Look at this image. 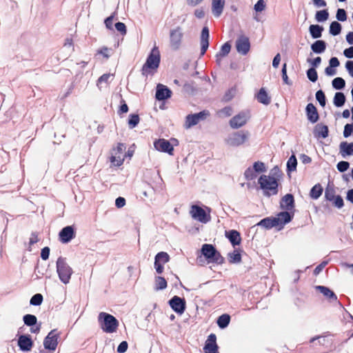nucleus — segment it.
Listing matches in <instances>:
<instances>
[{"label": "nucleus", "mask_w": 353, "mask_h": 353, "mask_svg": "<svg viewBox=\"0 0 353 353\" xmlns=\"http://www.w3.org/2000/svg\"><path fill=\"white\" fill-rule=\"evenodd\" d=\"M98 322L101 330L106 333L115 332L119 324L114 316L104 312L99 314Z\"/></svg>", "instance_id": "obj_1"}, {"label": "nucleus", "mask_w": 353, "mask_h": 353, "mask_svg": "<svg viewBox=\"0 0 353 353\" xmlns=\"http://www.w3.org/2000/svg\"><path fill=\"white\" fill-rule=\"evenodd\" d=\"M160 61V52L158 47L154 46L142 67V74L147 76L150 73V70H157L159 66Z\"/></svg>", "instance_id": "obj_2"}, {"label": "nucleus", "mask_w": 353, "mask_h": 353, "mask_svg": "<svg viewBox=\"0 0 353 353\" xmlns=\"http://www.w3.org/2000/svg\"><path fill=\"white\" fill-rule=\"evenodd\" d=\"M258 183L265 196H270L278 193V182L275 179L263 174L259 177Z\"/></svg>", "instance_id": "obj_3"}, {"label": "nucleus", "mask_w": 353, "mask_h": 353, "mask_svg": "<svg viewBox=\"0 0 353 353\" xmlns=\"http://www.w3.org/2000/svg\"><path fill=\"white\" fill-rule=\"evenodd\" d=\"M57 272L61 282L67 284L70 282L73 273L72 269L66 262V259L61 256L57 261Z\"/></svg>", "instance_id": "obj_4"}, {"label": "nucleus", "mask_w": 353, "mask_h": 353, "mask_svg": "<svg viewBox=\"0 0 353 353\" xmlns=\"http://www.w3.org/2000/svg\"><path fill=\"white\" fill-rule=\"evenodd\" d=\"M201 253L209 261L218 264L223 262V257L212 244H203L201 248Z\"/></svg>", "instance_id": "obj_5"}, {"label": "nucleus", "mask_w": 353, "mask_h": 353, "mask_svg": "<svg viewBox=\"0 0 353 353\" xmlns=\"http://www.w3.org/2000/svg\"><path fill=\"white\" fill-rule=\"evenodd\" d=\"M249 137L250 132L248 131L240 130L230 134L225 141L230 146L237 147L243 145L248 139Z\"/></svg>", "instance_id": "obj_6"}, {"label": "nucleus", "mask_w": 353, "mask_h": 353, "mask_svg": "<svg viewBox=\"0 0 353 353\" xmlns=\"http://www.w3.org/2000/svg\"><path fill=\"white\" fill-rule=\"evenodd\" d=\"M183 34L180 27H176L170 32V47L172 50H177L180 48Z\"/></svg>", "instance_id": "obj_7"}, {"label": "nucleus", "mask_w": 353, "mask_h": 353, "mask_svg": "<svg viewBox=\"0 0 353 353\" xmlns=\"http://www.w3.org/2000/svg\"><path fill=\"white\" fill-rule=\"evenodd\" d=\"M59 333H57L56 329L51 330L47 336L44 339L43 346L48 350H55L58 345V338Z\"/></svg>", "instance_id": "obj_8"}, {"label": "nucleus", "mask_w": 353, "mask_h": 353, "mask_svg": "<svg viewBox=\"0 0 353 353\" xmlns=\"http://www.w3.org/2000/svg\"><path fill=\"white\" fill-rule=\"evenodd\" d=\"M208 115L209 112L207 110H203L196 114H188L185 118V127L190 128L196 125L200 121L205 119Z\"/></svg>", "instance_id": "obj_9"}, {"label": "nucleus", "mask_w": 353, "mask_h": 353, "mask_svg": "<svg viewBox=\"0 0 353 353\" xmlns=\"http://www.w3.org/2000/svg\"><path fill=\"white\" fill-rule=\"evenodd\" d=\"M236 48L239 53L247 54L250 48L249 38L245 35L239 36L236 41Z\"/></svg>", "instance_id": "obj_10"}, {"label": "nucleus", "mask_w": 353, "mask_h": 353, "mask_svg": "<svg viewBox=\"0 0 353 353\" xmlns=\"http://www.w3.org/2000/svg\"><path fill=\"white\" fill-rule=\"evenodd\" d=\"M170 307L177 314H182L185 310V301L183 298L174 296L170 301Z\"/></svg>", "instance_id": "obj_11"}, {"label": "nucleus", "mask_w": 353, "mask_h": 353, "mask_svg": "<svg viewBox=\"0 0 353 353\" xmlns=\"http://www.w3.org/2000/svg\"><path fill=\"white\" fill-rule=\"evenodd\" d=\"M190 214L192 217L199 221L206 223L210 221V216L208 217L205 211L201 207L194 205L191 208Z\"/></svg>", "instance_id": "obj_12"}, {"label": "nucleus", "mask_w": 353, "mask_h": 353, "mask_svg": "<svg viewBox=\"0 0 353 353\" xmlns=\"http://www.w3.org/2000/svg\"><path fill=\"white\" fill-rule=\"evenodd\" d=\"M154 148L162 152L173 154L174 148L169 141L164 139H159L154 142Z\"/></svg>", "instance_id": "obj_13"}, {"label": "nucleus", "mask_w": 353, "mask_h": 353, "mask_svg": "<svg viewBox=\"0 0 353 353\" xmlns=\"http://www.w3.org/2000/svg\"><path fill=\"white\" fill-rule=\"evenodd\" d=\"M125 150V145L123 143H119L116 148L113 150L114 154L110 158V161L116 166H120L124 159L121 156L123 152Z\"/></svg>", "instance_id": "obj_14"}, {"label": "nucleus", "mask_w": 353, "mask_h": 353, "mask_svg": "<svg viewBox=\"0 0 353 353\" xmlns=\"http://www.w3.org/2000/svg\"><path fill=\"white\" fill-rule=\"evenodd\" d=\"M59 239L63 243H68L75 237V230L72 225H68L61 229L59 234Z\"/></svg>", "instance_id": "obj_15"}, {"label": "nucleus", "mask_w": 353, "mask_h": 353, "mask_svg": "<svg viewBox=\"0 0 353 353\" xmlns=\"http://www.w3.org/2000/svg\"><path fill=\"white\" fill-rule=\"evenodd\" d=\"M248 119L249 117L247 114L240 112L230 119V125L233 129H238L243 126L247 123Z\"/></svg>", "instance_id": "obj_16"}, {"label": "nucleus", "mask_w": 353, "mask_h": 353, "mask_svg": "<svg viewBox=\"0 0 353 353\" xmlns=\"http://www.w3.org/2000/svg\"><path fill=\"white\" fill-rule=\"evenodd\" d=\"M219 347L216 344V336L210 334L205 341L203 350L205 353H219Z\"/></svg>", "instance_id": "obj_17"}, {"label": "nucleus", "mask_w": 353, "mask_h": 353, "mask_svg": "<svg viewBox=\"0 0 353 353\" xmlns=\"http://www.w3.org/2000/svg\"><path fill=\"white\" fill-rule=\"evenodd\" d=\"M172 91L166 85L159 83L157 85L155 97L158 101H164L171 97Z\"/></svg>", "instance_id": "obj_18"}, {"label": "nucleus", "mask_w": 353, "mask_h": 353, "mask_svg": "<svg viewBox=\"0 0 353 353\" xmlns=\"http://www.w3.org/2000/svg\"><path fill=\"white\" fill-rule=\"evenodd\" d=\"M209 37L210 32L208 27L205 26L203 28L201 37H200V44H201V56L205 54L209 47Z\"/></svg>", "instance_id": "obj_19"}, {"label": "nucleus", "mask_w": 353, "mask_h": 353, "mask_svg": "<svg viewBox=\"0 0 353 353\" xmlns=\"http://www.w3.org/2000/svg\"><path fill=\"white\" fill-rule=\"evenodd\" d=\"M18 345L19 349L22 351H30L33 345L30 336L25 334L20 335L18 339Z\"/></svg>", "instance_id": "obj_20"}, {"label": "nucleus", "mask_w": 353, "mask_h": 353, "mask_svg": "<svg viewBox=\"0 0 353 353\" xmlns=\"http://www.w3.org/2000/svg\"><path fill=\"white\" fill-rule=\"evenodd\" d=\"M280 208L285 210H292L294 208V199L292 194H287L280 201Z\"/></svg>", "instance_id": "obj_21"}, {"label": "nucleus", "mask_w": 353, "mask_h": 353, "mask_svg": "<svg viewBox=\"0 0 353 353\" xmlns=\"http://www.w3.org/2000/svg\"><path fill=\"white\" fill-rule=\"evenodd\" d=\"M294 216L293 213H290L288 211H283L279 212L275 219H278V227L279 229L282 228L286 223H290Z\"/></svg>", "instance_id": "obj_22"}, {"label": "nucleus", "mask_w": 353, "mask_h": 353, "mask_svg": "<svg viewBox=\"0 0 353 353\" xmlns=\"http://www.w3.org/2000/svg\"><path fill=\"white\" fill-rule=\"evenodd\" d=\"M306 115L308 121L312 123L318 121L319 115L316 108L312 103H308L305 108Z\"/></svg>", "instance_id": "obj_23"}, {"label": "nucleus", "mask_w": 353, "mask_h": 353, "mask_svg": "<svg viewBox=\"0 0 353 353\" xmlns=\"http://www.w3.org/2000/svg\"><path fill=\"white\" fill-rule=\"evenodd\" d=\"M225 6V0H212V12L215 17L221 16Z\"/></svg>", "instance_id": "obj_24"}, {"label": "nucleus", "mask_w": 353, "mask_h": 353, "mask_svg": "<svg viewBox=\"0 0 353 353\" xmlns=\"http://www.w3.org/2000/svg\"><path fill=\"white\" fill-rule=\"evenodd\" d=\"M329 130L326 125L318 123L314 129V135L316 138L325 139L328 137Z\"/></svg>", "instance_id": "obj_25"}, {"label": "nucleus", "mask_w": 353, "mask_h": 353, "mask_svg": "<svg viewBox=\"0 0 353 353\" xmlns=\"http://www.w3.org/2000/svg\"><path fill=\"white\" fill-rule=\"evenodd\" d=\"M316 289L323 294L330 302L336 301L337 296L330 288L323 285H316Z\"/></svg>", "instance_id": "obj_26"}, {"label": "nucleus", "mask_w": 353, "mask_h": 353, "mask_svg": "<svg viewBox=\"0 0 353 353\" xmlns=\"http://www.w3.org/2000/svg\"><path fill=\"white\" fill-rule=\"evenodd\" d=\"M225 236L229 239L231 244L234 247L240 244L241 238L240 233L234 230L225 232Z\"/></svg>", "instance_id": "obj_27"}, {"label": "nucleus", "mask_w": 353, "mask_h": 353, "mask_svg": "<svg viewBox=\"0 0 353 353\" xmlns=\"http://www.w3.org/2000/svg\"><path fill=\"white\" fill-rule=\"evenodd\" d=\"M340 154L343 157L353 155V143L343 141L339 145Z\"/></svg>", "instance_id": "obj_28"}, {"label": "nucleus", "mask_w": 353, "mask_h": 353, "mask_svg": "<svg viewBox=\"0 0 353 353\" xmlns=\"http://www.w3.org/2000/svg\"><path fill=\"white\" fill-rule=\"evenodd\" d=\"M278 219L275 217H267L262 219L257 225L266 229H271L274 227H278Z\"/></svg>", "instance_id": "obj_29"}, {"label": "nucleus", "mask_w": 353, "mask_h": 353, "mask_svg": "<svg viewBox=\"0 0 353 353\" xmlns=\"http://www.w3.org/2000/svg\"><path fill=\"white\" fill-rule=\"evenodd\" d=\"M257 101L263 103L264 105H269L271 102V98L265 91V90L262 88L259 90L258 94H256Z\"/></svg>", "instance_id": "obj_30"}, {"label": "nucleus", "mask_w": 353, "mask_h": 353, "mask_svg": "<svg viewBox=\"0 0 353 353\" xmlns=\"http://www.w3.org/2000/svg\"><path fill=\"white\" fill-rule=\"evenodd\" d=\"M311 49L314 53L321 54L326 49V43L323 40H317L311 45Z\"/></svg>", "instance_id": "obj_31"}, {"label": "nucleus", "mask_w": 353, "mask_h": 353, "mask_svg": "<svg viewBox=\"0 0 353 353\" xmlns=\"http://www.w3.org/2000/svg\"><path fill=\"white\" fill-rule=\"evenodd\" d=\"M309 31L313 39H319L322 36L323 27L319 25H310L309 27Z\"/></svg>", "instance_id": "obj_32"}, {"label": "nucleus", "mask_w": 353, "mask_h": 353, "mask_svg": "<svg viewBox=\"0 0 353 353\" xmlns=\"http://www.w3.org/2000/svg\"><path fill=\"white\" fill-rule=\"evenodd\" d=\"M345 96L341 92H336L334 97L333 103L336 107H342L345 103Z\"/></svg>", "instance_id": "obj_33"}, {"label": "nucleus", "mask_w": 353, "mask_h": 353, "mask_svg": "<svg viewBox=\"0 0 353 353\" xmlns=\"http://www.w3.org/2000/svg\"><path fill=\"white\" fill-rule=\"evenodd\" d=\"M230 321V316L229 314H224L221 315L218 319H217V325L218 326L221 328L224 329L229 325Z\"/></svg>", "instance_id": "obj_34"}, {"label": "nucleus", "mask_w": 353, "mask_h": 353, "mask_svg": "<svg viewBox=\"0 0 353 353\" xmlns=\"http://www.w3.org/2000/svg\"><path fill=\"white\" fill-rule=\"evenodd\" d=\"M322 186L318 183L314 185L310 192V196L313 199H319L323 193Z\"/></svg>", "instance_id": "obj_35"}, {"label": "nucleus", "mask_w": 353, "mask_h": 353, "mask_svg": "<svg viewBox=\"0 0 353 353\" xmlns=\"http://www.w3.org/2000/svg\"><path fill=\"white\" fill-rule=\"evenodd\" d=\"M170 260V256L167 252H160L157 253L154 258V263H161L164 265Z\"/></svg>", "instance_id": "obj_36"}, {"label": "nucleus", "mask_w": 353, "mask_h": 353, "mask_svg": "<svg viewBox=\"0 0 353 353\" xmlns=\"http://www.w3.org/2000/svg\"><path fill=\"white\" fill-rule=\"evenodd\" d=\"M167 287V281L162 276H156L155 277V290H162L165 289Z\"/></svg>", "instance_id": "obj_37"}, {"label": "nucleus", "mask_w": 353, "mask_h": 353, "mask_svg": "<svg viewBox=\"0 0 353 353\" xmlns=\"http://www.w3.org/2000/svg\"><path fill=\"white\" fill-rule=\"evenodd\" d=\"M341 25L337 21H332L330 26V33L333 36L339 34L341 32Z\"/></svg>", "instance_id": "obj_38"}, {"label": "nucleus", "mask_w": 353, "mask_h": 353, "mask_svg": "<svg viewBox=\"0 0 353 353\" xmlns=\"http://www.w3.org/2000/svg\"><path fill=\"white\" fill-rule=\"evenodd\" d=\"M297 165V160L294 154H292L287 162V171L293 172L296 170Z\"/></svg>", "instance_id": "obj_39"}, {"label": "nucleus", "mask_w": 353, "mask_h": 353, "mask_svg": "<svg viewBox=\"0 0 353 353\" xmlns=\"http://www.w3.org/2000/svg\"><path fill=\"white\" fill-rule=\"evenodd\" d=\"M329 17V12L327 10H322L317 11L315 14V19L318 22H323L327 20Z\"/></svg>", "instance_id": "obj_40"}, {"label": "nucleus", "mask_w": 353, "mask_h": 353, "mask_svg": "<svg viewBox=\"0 0 353 353\" xmlns=\"http://www.w3.org/2000/svg\"><path fill=\"white\" fill-rule=\"evenodd\" d=\"M332 87L336 90H342L345 86V81L341 77H336L332 81Z\"/></svg>", "instance_id": "obj_41"}, {"label": "nucleus", "mask_w": 353, "mask_h": 353, "mask_svg": "<svg viewBox=\"0 0 353 353\" xmlns=\"http://www.w3.org/2000/svg\"><path fill=\"white\" fill-rule=\"evenodd\" d=\"M23 322L27 326H34L37 324V319L33 314H26L23 317Z\"/></svg>", "instance_id": "obj_42"}, {"label": "nucleus", "mask_w": 353, "mask_h": 353, "mask_svg": "<svg viewBox=\"0 0 353 353\" xmlns=\"http://www.w3.org/2000/svg\"><path fill=\"white\" fill-rule=\"evenodd\" d=\"M228 260L230 263H239L241 261V254L237 250H234L228 254Z\"/></svg>", "instance_id": "obj_43"}, {"label": "nucleus", "mask_w": 353, "mask_h": 353, "mask_svg": "<svg viewBox=\"0 0 353 353\" xmlns=\"http://www.w3.org/2000/svg\"><path fill=\"white\" fill-rule=\"evenodd\" d=\"M139 116L137 114H131L129 116L128 125L130 128H135L139 123Z\"/></svg>", "instance_id": "obj_44"}, {"label": "nucleus", "mask_w": 353, "mask_h": 353, "mask_svg": "<svg viewBox=\"0 0 353 353\" xmlns=\"http://www.w3.org/2000/svg\"><path fill=\"white\" fill-rule=\"evenodd\" d=\"M282 173L278 166H274L272 169L270 170L269 175L267 176H270V179H275L276 181L281 176Z\"/></svg>", "instance_id": "obj_45"}, {"label": "nucleus", "mask_w": 353, "mask_h": 353, "mask_svg": "<svg viewBox=\"0 0 353 353\" xmlns=\"http://www.w3.org/2000/svg\"><path fill=\"white\" fill-rule=\"evenodd\" d=\"M43 295L41 294H36L32 296L30 304L34 306L40 305L43 302Z\"/></svg>", "instance_id": "obj_46"}, {"label": "nucleus", "mask_w": 353, "mask_h": 353, "mask_svg": "<svg viewBox=\"0 0 353 353\" xmlns=\"http://www.w3.org/2000/svg\"><path fill=\"white\" fill-rule=\"evenodd\" d=\"M306 74H307V77L308 79L310 81H311L312 82L314 83L317 81L318 74L314 68H309L307 70Z\"/></svg>", "instance_id": "obj_47"}, {"label": "nucleus", "mask_w": 353, "mask_h": 353, "mask_svg": "<svg viewBox=\"0 0 353 353\" xmlns=\"http://www.w3.org/2000/svg\"><path fill=\"white\" fill-rule=\"evenodd\" d=\"M230 50H231V45L230 44L229 42H226L221 46L219 52L217 53L219 54V57H224L230 53Z\"/></svg>", "instance_id": "obj_48"}, {"label": "nucleus", "mask_w": 353, "mask_h": 353, "mask_svg": "<svg viewBox=\"0 0 353 353\" xmlns=\"http://www.w3.org/2000/svg\"><path fill=\"white\" fill-rule=\"evenodd\" d=\"M316 99L319 101V104L324 107L326 104V97L323 90H319L316 92Z\"/></svg>", "instance_id": "obj_49"}, {"label": "nucleus", "mask_w": 353, "mask_h": 353, "mask_svg": "<svg viewBox=\"0 0 353 353\" xmlns=\"http://www.w3.org/2000/svg\"><path fill=\"white\" fill-rule=\"evenodd\" d=\"M256 174V172L252 167H249L245 170L244 176L247 180L250 181L254 179L257 176Z\"/></svg>", "instance_id": "obj_50"}, {"label": "nucleus", "mask_w": 353, "mask_h": 353, "mask_svg": "<svg viewBox=\"0 0 353 353\" xmlns=\"http://www.w3.org/2000/svg\"><path fill=\"white\" fill-rule=\"evenodd\" d=\"M116 14L117 13L114 12L110 17L105 19L104 23L106 28L108 30H113V20L114 19Z\"/></svg>", "instance_id": "obj_51"}, {"label": "nucleus", "mask_w": 353, "mask_h": 353, "mask_svg": "<svg viewBox=\"0 0 353 353\" xmlns=\"http://www.w3.org/2000/svg\"><path fill=\"white\" fill-rule=\"evenodd\" d=\"M252 168L256 172V173L264 172L266 170L264 163L261 161L254 162Z\"/></svg>", "instance_id": "obj_52"}, {"label": "nucleus", "mask_w": 353, "mask_h": 353, "mask_svg": "<svg viewBox=\"0 0 353 353\" xmlns=\"http://www.w3.org/2000/svg\"><path fill=\"white\" fill-rule=\"evenodd\" d=\"M350 167V163L345 161H339L336 165V168L340 172H345Z\"/></svg>", "instance_id": "obj_53"}, {"label": "nucleus", "mask_w": 353, "mask_h": 353, "mask_svg": "<svg viewBox=\"0 0 353 353\" xmlns=\"http://www.w3.org/2000/svg\"><path fill=\"white\" fill-rule=\"evenodd\" d=\"M336 17L340 21H345L347 19L345 10L343 8H339L336 11Z\"/></svg>", "instance_id": "obj_54"}, {"label": "nucleus", "mask_w": 353, "mask_h": 353, "mask_svg": "<svg viewBox=\"0 0 353 353\" xmlns=\"http://www.w3.org/2000/svg\"><path fill=\"white\" fill-rule=\"evenodd\" d=\"M116 30L121 33V35H125L127 29L125 25L122 22H117L114 25Z\"/></svg>", "instance_id": "obj_55"}, {"label": "nucleus", "mask_w": 353, "mask_h": 353, "mask_svg": "<svg viewBox=\"0 0 353 353\" xmlns=\"http://www.w3.org/2000/svg\"><path fill=\"white\" fill-rule=\"evenodd\" d=\"M332 203H333V205L336 207L337 208H341L343 207L344 205V202H343V199L342 198L341 196L340 195H336L334 198V201H332Z\"/></svg>", "instance_id": "obj_56"}, {"label": "nucleus", "mask_w": 353, "mask_h": 353, "mask_svg": "<svg viewBox=\"0 0 353 353\" xmlns=\"http://www.w3.org/2000/svg\"><path fill=\"white\" fill-rule=\"evenodd\" d=\"M353 134V123H347L344 127L343 136L347 138Z\"/></svg>", "instance_id": "obj_57"}, {"label": "nucleus", "mask_w": 353, "mask_h": 353, "mask_svg": "<svg viewBox=\"0 0 353 353\" xmlns=\"http://www.w3.org/2000/svg\"><path fill=\"white\" fill-rule=\"evenodd\" d=\"M282 78L285 83L287 85H292V83L288 79V77L287 75V69H286V63H284L281 70Z\"/></svg>", "instance_id": "obj_58"}, {"label": "nucleus", "mask_w": 353, "mask_h": 353, "mask_svg": "<svg viewBox=\"0 0 353 353\" xmlns=\"http://www.w3.org/2000/svg\"><path fill=\"white\" fill-rule=\"evenodd\" d=\"M112 77L110 74H104L101 76L97 81V86L100 87V85L103 83H108L109 79Z\"/></svg>", "instance_id": "obj_59"}, {"label": "nucleus", "mask_w": 353, "mask_h": 353, "mask_svg": "<svg viewBox=\"0 0 353 353\" xmlns=\"http://www.w3.org/2000/svg\"><path fill=\"white\" fill-rule=\"evenodd\" d=\"M336 196L334 190L332 189H326L325 192V197L329 201H334V198Z\"/></svg>", "instance_id": "obj_60"}, {"label": "nucleus", "mask_w": 353, "mask_h": 353, "mask_svg": "<svg viewBox=\"0 0 353 353\" xmlns=\"http://www.w3.org/2000/svg\"><path fill=\"white\" fill-rule=\"evenodd\" d=\"M265 8L264 0H259L254 5V10L256 12H262Z\"/></svg>", "instance_id": "obj_61"}, {"label": "nucleus", "mask_w": 353, "mask_h": 353, "mask_svg": "<svg viewBox=\"0 0 353 353\" xmlns=\"http://www.w3.org/2000/svg\"><path fill=\"white\" fill-rule=\"evenodd\" d=\"M128 347V344L126 341H123L120 343V344L117 347V352L119 353H124L127 351Z\"/></svg>", "instance_id": "obj_62"}, {"label": "nucleus", "mask_w": 353, "mask_h": 353, "mask_svg": "<svg viewBox=\"0 0 353 353\" xmlns=\"http://www.w3.org/2000/svg\"><path fill=\"white\" fill-rule=\"evenodd\" d=\"M343 54L345 57L348 59L353 58V46H351L348 48L345 49L343 51Z\"/></svg>", "instance_id": "obj_63"}, {"label": "nucleus", "mask_w": 353, "mask_h": 353, "mask_svg": "<svg viewBox=\"0 0 353 353\" xmlns=\"http://www.w3.org/2000/svg\"><path fill=\"white\" fill-rule=\"evenodd\" d=\"M345 68L348 71L350 75L353 77V61H347L345 63Z\"/></svg>", "instance_id": "obj_64"}]
</instances>
